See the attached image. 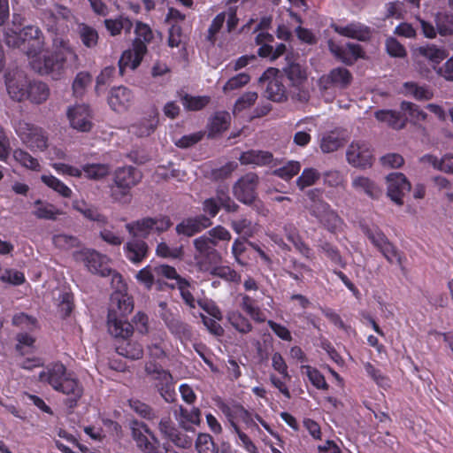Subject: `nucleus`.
<instances>
[{"instance_id":"nucleus-56","label":"nucleus","mask_w":453,"mask_h":453,"mask_svg":"<svg viewBox=\"0 0 453 453\" xmlns=\"http://www.w3.org/2000/svg\"><path fill=\"white\" fill-rule=\"evenodd\" d=\"M319 173L314 168H306L296 180V185L300 189H304L315 184L319 179Z\"/></svg>"},{"instance_id":"nucleus-61","label":"nucleus","mask_w":453,"mask_h":453,"mask_svg":"<svg viewBox=\"0 0 453 453\" xmlns=\"http://www.w3.org/2000/svg\"><path fill=\"white\" fill-rule=\"evenodd\" d=\"M206 234L215 247L220 242H228L231 240L230 232L222 226L211 228Z\"/></svg>"},{"instance_id":"nucleus-24","label":"nucleus","mask_w":453,"mask_h":453,"mask_svg":"<svg viewBox=\"0 0 453 453\" xmlns=\"http://www.w3.org/2000/svg\"><path fill=\"white\" fill-rule=\"evenodd\" d=\"M157 125L158 112L156 109H151L147 116L130 126L129 133L137 137H146L154 133Z\"/></svg>"},{"instance_id":"nucleus-33","label":"nucleus","mask_w":453,"mask_h":453,"mask_svg":"<svg viewBox=\"0 0 453 453\" xmlns=\"http://www.w3.org/2000/svg\"><path fill=\"white\" fill-rule=\"evenodd\" d=\"M351 81L350 73L342 67L333 69L327 76H323L320 79V83L326 88L331 83L341 88H344L349 84Z\"/></svg>"},{"instance_id":"nucleus-36","label":"nucleus","mask_w":453,"mask_h":453,"mask_svg":"<svg viewBox=\"0 0 453 453\" xmlns=\"http://www.w3.org/2000/svg\"><path fill=\"white\" fill-rule=\"evenodd\" d=\"M194 246L196 248V250L197 254L196 255V257L203 259V258H215L218 257V252L215 250V246L211 242V241L209 239L207 234H203L196 239L194 240Z\"/></svg>"},{"instance_id":"nucleus-60","label":"nucleus","mask_w":453,"mask_h":453,"mask_svg":"<svg viewBox=\"0 0 453 453\" xmlns=\"http://www.w3.org/2000/svg\"><path fill=\"white\" fill-rule=\"evenodd\" d=\"M250 81V77L249 74L245 73H239L232 78H230L226 84L223 86V92L227 94L233 90L242 88L246 84H248Z\"/></svg>"},{"instance_id":"nucleus-39","label":"nucleus","mask_w":453,"mask_h":453,"mask_svg":"<svg viewBox=\"0 0 453 453\" xmlns=\"http://www.w3.org/2000/svg\"><path fill=\"white\" fill-rule=\"evenodd\" d=\"M155 273L157 275V283L161 286L164 280H173L169 284L172 288L176 287L182 279L176 272L175 268L167 265H160L155 266Z\"/></svg>"},{"instance_id":"nucleus-42","label":"nucleus","mask_w":453,"mask_h":453,"mask_svg":"<svg viewBox=\"0 0 453 453\" xmlns=\"http://www.w3.org/2000/svg\"><path fill=\"white\" fill-rule=\"evenodd\" d=\"M41 180L50 188L65 198H69L73 195L72 189L67 187L62 180L51 174H43Z\"/></svg>"},{"instance_id":"nucleus-35","label":"nucleus","mask_w":453,"mask_h":453,"mask_svg":"<svg viewBox=\"0 0 453 453\" xmlns=\"http://www.w3.org/2000/svg\"><path fill=\"white\" fill-rule=\"evenodd\" d=\"M315 122L312 119H304L296 123V127L300 128L294 135V142L301 147L309 144L311 140V132L315 127Z\"/></svg>"},{"instance_id":"nucleus-47","label":"nucleus","mask_w":453,"mask_h":453,"mask_svg":"<svg viewBox=\"0 0 453 453\" xmlns=\"http://www.w3.org/2000/svg\"><path fill=\"white\" fill-rule=\"evenodd\" d=\"M110 166L106 164H87L82 166L85 176L91 180H101L110 173Z\"/></svg>"},{"instance_id":"nucleus-2","label":"nucleus","mask_w":453,"mask_h":453,"mask_svg":"<svg viewBox=\"0 0 453 453\" xmlns=\"http://www.w3.org/2000/svg\"><path fill=\"white\" fill-rule=\"evenodd\" d=\"M307 196L311 202L307 205L311 215L318 219L328 231L335 233L341 230L343 225L342 219L327 203L322 200V191L319 188L311 189L308 191Z\"/></svg>"},{"instance_id":"nucleus-3","label":"nucleus","mask_w":453,"mask_h":453,"mask_svg":"<svg viewBox=\"0 0 453 453\" xmlns=\"http://www.w3.org/2000/svg\"><path fill=\"white\" fill-rule=\"evenodd\" d=\"M142 180L141 172L133 167H121L115 171L113 183L110 187L111 196L114 201L127 203L132 188Z\"/></svg>"},{"instance_id":"nucleus-52","label":"nucleus","mask_w":453,"mask_h":453,"mask_svg":"<svg viewBox=\"0 0 453 453\" xmlns=\"http://www.w3.org/2000/svg\"><path fill=\"white\" fill-rule=\"evenodd\" d=\"M54 246L59 250H68L78 247L80 242L77 237L65 234H58L52 237Z\"/></svg>"},{"instance_id":"nucleus-27","label":"nucleus","mask_w":453,"mask_h":453,"mask_svg":"<svg viewBox=\"0 0 453 453\" xmlns=\"http://www.w3.org/2000/svg\"><path fill=\"white\" fill-rule=\"evenodd\" d=\"M351 186L357 193H364L372 199H377L381 195V190L377 184L364 175H352Z\"/></svg>"},{"instance_id":"nucleus-21","label":"nucleus","mask_w":453,"mask_h":453,"mask_svg":"<svg viewBox=\"0 0 453 453\" xmlns=\"http://www.w3.org/2000/svg\"><path fill=\"white\" fill-rule=\"evenodd\" d=\"M328 46L330 51L347 65H352L357 59L364 58L361 47L356 43H348L345 46H341L330 41Z\"/></svg>"},{"instance_id":"nucleus-10","label":"nucleus","mask_w":453,"mask_h":453,"mask_svg":"<svg viewBox=\"0 0 453 453\" xmlns=\"http://www.w3.org/2000/svg\"><path fill=\"white\" fill-rule=\"evenodd\" d=\"M371 146L365 141H353L347 148V162L356 168L366 169L372 165Z\"/></svg>"},{"instance_id":"nucleus-55","label":"nucleus","mask_w":453,"mask_h":453,"mask_svg":"<svg viewBox=\"0 0 453 453\" xmlns=\"http://www.w3.org/2000/svg\"><path fill=\"white\" fill-rule=\"evenodd\" d=\"M229 323L240 333L246 334L252 328L249 320L238 311H231L227 315Z\"/></svg>"},{"instance_id":"nucleus-50","label":"nucleus","mask_w":453,"mask_h":453,"mask_svg":"<svg viewBox=\"0 0 453 453\" xmlns=\"http://www.w3.org/2000/svg\"><path fill=\"white\" fill-rule=\"evenodd\" d=\"M230 124V115L226 111L217 112L210 123V134L221 133L227 129Z\"/></svg>"},{"instance_id":"nucleus-1","label":"nucleus","mask_w":453,"mask_h":453,"mask_svg":"<svg viewBox=\"0 0 453 453\" xmlns=\"http://www.w3.org/2000/svg\"><path fill=\"white\" fill-rule=\"evenodd\" d=\"M52 49L51 56L42 51L38 58L31 61V66L35 71L48 74L55 71L58 72L65 65H73L77 63L78 57L67 40L56 37L53 40Z\"/></svg>"},{"instance_id":"nucleus-8","label":"nucleus","mask_w":453,"mask_h":453,"mask_svg":"<svg viewBox=\"0 0 453 453\" xmlns=\"http://www.w3.org/2000/svg\"><path fill=\"white\" fill-rule=\"evenodd\" d=\"M170 226L171 221L167 217L144 218L126 225L131 235L142 238L148 237L152 233H163Z\"/></svg>"},{"instance_id":"nucleus-58","label":"nucleus","mask_w":453,"mask_h":453,"mask_svg":"<svg viewBox=\"0 0 453 453\" xmlns=\"http://www.w3.org/2000/svg\"><path fill=\"white\" fill-rule=\"evenodd\" d=\"M241 306L254 320L258 322L265 320L264 313L254 304V301L251 297L243 296Z\"/></svg>"},{"instance_id":"nucleus-28","label":"nucleus","mask_w":453,"mask_h":453,"mask_svg":"<svg viewBox=\"0 0 453 453\" xmlns=\"http://www.w3.org/2000/svg\"><path fill=\"white\" fill-rule=\"evenodd\" d=\"M162 319L165 321L168 329L180 338H189L191 331L189 326L184 323L178 313L173 311L164 312Z\"/></svg>"},{"instance_id":"nucleus-30","label":"nucleus","mask_w":453,"mask_h":453,"mask_svg":"<svg viewBox=\"0 0 453 453\" xmlns=\"http://www.w3.org/2000/svg\"><path fill=\"white\" fill-rule=\"evenodd\" d=\"M332 28L339 35L359 41H365L370 37V30L360 23H351L347 26L332 25Z\"/></svg>"},{"instance_id":"nucleus-18","label":"nucleus","mask_w":453,"mask_h":453,"mask_svg":"<svg viewBox=\"0 0 453 453\" xmlns=\"http://www.w3.org/2000/svg\"><path fill=\"white\" fill-rule=\"evenodd\" d=\"M132 437L134 440L137 448L142 453H159L157 441L152 436L154 442L150 441L146 434L150 432L146 425L142 423L134 422L131 427Z\"/></svg>"},{"instance_id":"nucleus-20","label":"nucleus","mask_w":453,"mask_h":453,"mask_svg":"<svg viewBox=\"0 0 453 453\" xmlns=\"http://www.w3.org/2000/svg\"><path fill=\"white\" fill-rule=\"evenodd\" d=\"M57 391L67 396V404L72 408L82 396L84 388L78 379L72 372H68Z\"/></svg>"},{"instance_id":"nucleus-13","label":"nucleus","mask_w":453,"mask_h":453,"mask_svg":"<svg viewBox=\"0 0 453 453\" xmlns=\"http://www.w3.org/2000/svg\"><path fill=\"white\" fill-rule=\"evenodd\" d=\"M67 118L71 127L79 132H88L93 127V115L88 105L79 104L69 107Z\"/></svg>"},{"instance_id":"nucleus-51","label":"nucleus","mask_w":453,"mask_h":453,"mask_svg":"<svg viewBox=\"0 0 453 453\" xmlns=\"http://www.w3.org/2000/svg\"><path fill=\"white\" fill-rule=\"evenodd\" d=\"M343 143V140L339 135L334 133H330L322 137L320 148L324 153H330L337 150Z\"/></svg>"},{"instance_id":"nucleus-29","label":"nucleus","mask_w":453,"mask_h":453,"mask_svg":"<svg viewBox=\"0 0 453 453\" xmlns=\"http://www.w3.org/2000/svg\"><path fill=\"white\" fill-rule=\"evenodd\" d=\"M148 244L138 239L128 241L124 246L126 257L134 264L141 263L148 255Z\"/></svg>"},{"instance_id":"nucleus-14","label":"nucleus","mask_w":453,"mask_h":453,"mask_svg":"<svg viewBox=\"0 0 453 453\" xmlns=\"http://www.w3.org/2000/svg\"><path fill=\"white\" fill-rule=\"evenodd\" d=\"M387 195L397 205L403 203V197L411 189V184L401 173H392L387 176Z\"/></svg>"},{"instance_id":"nucleus-53","label":"nucleus","mask_w":453,"mask_h":453,"mask_svg":"<svg viewBox=\"0 0 453 453\" xmlns=\"http://www.w3.org/2000/svg\"><path fill=\"white\" fill-rule=\"evenodd\" d=\"M301 372L305 374L311 383L319 389L326 388L327 384L324 376L316 369L310 365H302Z\"/></svg>"},{"instance_id":"nucleus-46","label":"nucleus","mask_w":453,"mask_h":453,"mask_svg":"<svg viewBox=\"0 0 453 453\" xmlns=\"http://www.w3.org/2000/svg\"><path fill=\"white\" fill-rule=\"evenodd\" d=\"M403 93L405 96H412L418 100H429L433 97V93L429 89L426 87L418 86L415 82H405Z\"/></svg>"},{"instance_id":"nucleus-62","label":"nucleus","mask_w":453,"mask_h":453,"mask_svg":"<svg viewBox=\"0 0 453 453\" xmlns=\"http://www.w3.org/2000/svg\"><path fill=\"white\" fill-rule=\"evenodd\" d=\"M196 449L198 453H218V448L212 438L206 434H200L196 441Z\"/></svg>"},{"instance_id":"nucleus-12","label":"nucleus","mask_w":453,"mask_h":453,"mask_svg":"<svg viewBox=\"0 0 453 453\" xmlns=\"http://www.w3.org/2000/svg\"><path fill=\"white\" fill-rule=\"evenodd\" d=\"M282 81V76L274 68L267 69L261 76L260 81H267L265 94L270 100L282 102L287 98V89Z\"/></svg>"},{"instance_id":"nucleus-44","label":"nucleus","mask_w":453,"mask_h":453,"mask_svg":"<svg viewBox=\"0 0 453 453\" xmlns=\"http://www.w3.org/2000/svg\"><path fill=\"white\" fill-rule=\"evenodd\" d=\"M117 352L130 359H139L143 356V349L136 342H123L117 347Z\"/></svg>"},{"instance_id":"nucleus-23","label":"nucleus","mask_w":453,"mask_h":453,"mask_svg":"<svg viewBox=\"0 0 453 453\" xmlns=\"http://www.w3.org/2000/svg\"><path fill=\"white\" fill-rule=\"evenodd\" d=\"M146 51L147 47L144 43L134 42L133 49L124 51L119 61L120 73L123 74L127 68L135 69L140 65Z\"/></svg>"},{"instance_id":"nucleus-64","label":"nucleus","mask_w":453,"mask_h":453,"mask_svg":"<svg viewBox=\"0 0 453 453\" xmlns=\"http://www.w3.org/2000/svg\"><path fill=\"white\" fill-rule=\"evenodd\" d=\"M435 21L437 31L441 35H453V15H439Z\"/></svg>"},{"instance_id":"nucleus-22","label":"nucleus","mask_w":453,"mask_h":453,"mask_svg":"<svg viewBox=\"0 0 453 453\" xmlns=\"http://www.w3.org/2000/svg\"><path fill=\"white\" fill-rule=\"evenodd\" d=\"M133 101V93L124 86L111 88L108 97V104L110 107L118 112L127 111L132 105Z\"/></svg>"},{"instance_id":"nucleus-9","label":"nucleus","mask_w":453,"mask_h":453,"mask_svg":"<svg viewBox=\"0 0 453 453\" xmlns=\"http://www.w3.org/2000/svg\"><path fill=\"white\" fill-rule=\"evenodd\" d=\"M145 371L152 380L157 381L156 388H157L160 395L166 402H172L175 392L173 388V380L171 373L153 363H147Z\"/></svg>"},{"instance_id":"nucleus-15","label":"nucleus","mask_w":453,"mask_h":453,"mask_svg":"<svg viewBox=\"0 0 453 453\" xmlns=\"http://www.w3.org/2000/svg\"><path fill=\"white\" fill-rule=\"evenodd\" d=\"M368 238L391 264H400L401 257L395 246L390 243L385 234L378 228L368 229Z\"/></svg>"},{"instance_id":"nucleus-6","label":"nucleus","mask_w":453,"mask_h":453,"mask_svg":"<svg viewBox=\"0 0 453 453\" xmlns=\"http://www.w3.org/2000/svg\"><path fill=\"white\" fill-rule=\"evenodd\" d=\"M283 70L290 82L294 96L300 101H307L310 96V84L306 68L299 63L292 62Z\"/></svg>"},{"instance_id":"nucleus-34","label":"nucleus","mask_w":453,"mask_h":453,"mask_svg":"<svg viewBox=\"0 0 453 453\" xmlns=\"http://www.w3.org/2000/svg\"><path fill=\"white\" fill-rule=\"evenodd\" d=\"M242 165H266L273 161V155L268 151L263 150H248L243 152L240 157Z\"/></svg>"},{"instance_id":"nucleus-19","label":"nucleus","mask_w":453,"mask_h":453,"mask_svg":"<svg viewBox=\"0 0 453 453\" xmlns=\"http://www.w3.org/2000/svg\"><path fill=\"white\" fill-rule=\"evenodd\" d=\"M65 366L61 363H53L44 367L38 375L39 381L50 385L57 391L67 375Z\"/></svg>"},{"instance_id":"nucleus-37","label":"nucleus","mask_w":453,"mask_h":453,"mask_svg":"<svg viewBox=\"0 0 453 453\" xmlns=\"http://www.w3.org/2000/svg\"><path fill=\"white\" fill-rule=\"evenodd\" d=\"M180 414L176 415V419L180 427H182L186 431H193L192 425H199L200 424V416L201 412L199 409L194 408L190 411L182 408L181 406L179 409Z\"/></svg>"},{"instance_id":"nucleus-57","label":"nucleus","mask_w":453,"mask_h":453,"mask_svg":"<svg viewBox=\"0 0 453 453\" xmlns=\"http://www.w3.org/2000/svg\"><path fill=\"white\" fill-rule=\"evenodd\" d=\"M257 94L253 91H249L241 96L235 102L233 109V113L237 114L242 111L250 108L257 101Z\"/></svg>"},{"instance_id":"nucleus-45","label":"nucleus","mask_w":453,"mask_h":453,"mask_svg":"<svg viewBox=\"0 0 453 453\" xmlns=\"http://www.w3.org/2000/svg\"><path fill=\"white\" fill-rule=\"evenodd\" d=\"M375 118L381 122L387 123L395 129H401L405 123L400 119L399 114L390 110H381L375 112Z\"/></svg>"},{"instance_id":"nucleus-49","label":"nucleus","mask_w":453,"mask_h":453,"mask_svg":"<svg viewBox=\"0 0 453 453\" xmlns=\"http://www.w3.org/2000/svg\"><path fill=\"white\" fill-rule=\"evenodd\" d=\"M301 170L299 161L291 160L284 165L275 169L273 173L284 180H289L296 176Z\"/></svg>"},{"instance_id":"nucleus-31","label":"nucleus","mask_w":453,"mask_h":453,"mask_svg":"<svg viewBox=\"0 0 453 453\" xmlns=\"http://www.w3.org/2000/svg\"><path fill=\"white\" fill-rule=\"evenodd\" d=\"M134 309L131 297L122 291H116L111 296L110 310L117 311L118 317H127Z\"/></svg>"},{"instance_id":"nucleus-32","label":"nucleus","mask_w":453,"mask_h":453,"mask_svg":"<svg viewBox=\"0 0 453 453\" xmlns=\"http://www.w3.org/2000/svg\"><path fill=\"white\" fill-rule=\"evenodd\" d=\"M32 213L39 219L55 220L62 211L54 204L38 199L33 203Z\"/></svg>"},{"instance_id":"nucleus-4","label":"nucleus","mask_w":453,"mask_h":453,"mask_svg":"<svg viewBox=\"0 0 453 453\" xmlns=\"http://www.w3.org/2000/svg\"><path fill=\"white\" fill-rule=\"evenodd\" d=\"M73 258L75 261L82 263L94 274H98L102 277L112 274L113 280L120 281L121 280V276L111 270L109 257L95 250L82 249L75 251Z\"/></svg>"},{"instance_id":"nucleus-25","label":"nucleus","mask_w":453,"mask_h":453,"mask_svg":"<svg viewBox=\"0 0 453 453\" xmlns=\"http://www.w3.org/2000/svg\"><path fill=\"white\" fill-rule=\"evenodd\" d=\"M126 317H118L117 311L110 310L108 314V330L114 337L127 338L133 333V326L126 320Z\"/></svg>"},{"instance_id":"nucleus-54","label":"nucleus","mask_w":453,"mask_h":453,"mask_svg":"<svg viewBox=\"0 0 453 453\" xmlns=\"http://www.w3.org/2000/svg\"><path fill=\"white\" fill-rule=\"evenodd\" d=\"M135 279L143 284L147 289H151L154 283H157L155 266L147 265L137 272Z\"/></svg>"},{"instance_id":"nucleus-41","label":"nucleus","mask_w":453,"mask_h":453,"mask_svg":"<svg viewBox=\"0 0 453 453\" xmlns=\"http://www.w3.org/2000/svg\"><path fill=\"white\" fill-rule=\"evenodd\" d=\"M49 94V88L45 83L41 81H29L26 98L33 103L41 104L48 98Z\"/></svg>"},{"instance_id":"nucleus-40","label":"nucleus","mask_w":453,"mask_h":453,"mask_svg":"<svg viewBox=\"0 0 453 453\" xmlns=\"http://www.w3.org/2000/svg\"><path fill=\"white\" fill-rule=\"evenodd\" d=\"M77 33L85 47L94 48L97 45L99 35L96 28L85 23H80L77 26Z\"/></svg>"},{"instance_id":"nucleus-59","label":"nucleus","mask_w":453,"mask_h":453,"mask_svg":"<svg viewBox=\"0 0 453 453\" xmlns=\"http://www.w3.org/2000/svg\"><path fill=\"white\" fill-rule=\"evenodd\" d=\"M401 110L413 122L423 121L426 119V113L424 111H422L418 105L412 103L403 102L401 104Z\"/></svg>"},{"instance_id":"nucleus-38","label":"nucleus","mask_w":453,"mask_h":453,"mask_svg":"<svg viewBox=\"0 0 453 453\" xmlns=\"http://www.w3.org/2000/svg\"><path fill=\"white\" fill-rule=\"evenodd\" d=\"M104 25L107 31L112 36L120 35L122 30L129 34L133 28V23L130 19L124 16H119L117 19H107L104 20Z\"/></svg>"},{"instance_id":"nucleus-63","label":"nucleus","mask_w":453,"mask_h":453,"mask_svg":"<svg viewBox=\"0 0 453 453\" xmlns=\"http://www.w3.org/2000/svg\"><path fill=\"white\" fill-rule=\"evenodd\" d=\"M210 102L207 96H185L182 98L183 106L189 111H198L206 106Z\"/></svg>"},{"instance_id":"nucleus-48","label":"nucleus","mask_w":453,"mask_h":453,"mask_svg":"<svg viewBox=\"0 0 453 453\" xmlns=\"http://www.w3.org/2000/svg\"><path fill=\"white\" fill-rule=\"evenodd\" d=\"M231 226L237 234H242L244 240L253 236L257 230V224L247 219L234 220Z\"/></svg>"},{"instance_id":"nucleus-7","label":"nucleus","mask_w":453,"mask_h":453,"mask_svg":"<svg viewBox=\"0 0 453 453\" xmlns=\"http://www.w3.org/2000/svg\"><path fill=\"white\" fill-rule=\"evenodd\" d=\"M414 65L416 70L423 76L430 73V69L425 65L423 59H426L435 69L436 66L448 57L447 51L435 44L419 46L413 51Z\"/></svg>"},{"instance_id":"nucleus-26","label":"nucleus","mask_w":453,"mask_h":453,"mask_svg":"<svg viewBox=\"0 0 453 453\" xmlns=\"http://www.w3.org/2000/svg\"><path fill=\"white\" fill-rule=\"evenodd\" d=\"M211 219L206 216H197L195 218H189L176 226V231L179 234H184L187 236H192L196 233L211 226Z\"/></svg>"},{"instance_id":"nucleus-5","label":"nucleus","mask_w":453,"mask_h":453,"mask_svg":"<svg viewBox=\"0 0 453 453\" xmlns=\"http://www.w3.org/2000/svg\"><path fill=\"white\" fill-rule=\"evenodd\" d=\"M15 132L22 142L32 151H44L49 148V137L41 127L19 120L15 124Z\"/></svg>"},{"instance_id":"nucleus-11","label":"nucleus","mask_w":453,"mask_h":453,"mask_svg":"<svg viewBox=\"0 0 453 453\" xmlns=\"http://www.w3.org/2000/svg\"><path fill=\"white\" fill-rule=\"evenodd\" d=\"M21 36L23 41L22 51H24L28 58L30 62L38 58L44 47V39L42 31L35 26H27L21 29Z\"/></svg>"},{"instance_id":"nucleus-17","label":"nucleus","mask_w":453,"mask_h":453,"mask_svg":"<svg viewBox=\"0 0 453 453\" xmlns=\"http://www.w3.org/2000/svg\"><path fill=\"white\" fill-rule=\"evenodd\" d=\"M29 81L21 71L9 73L6 75V87L10 96L17 101L26 99Z\"/></svg>"},{"instance_id":"nucleus-16","label":"nucleus","mask_w":453,"mask_h":453,"mask_svg":"<svg viewBox=\"0 0 453 453\" xmlns=\"http://www.w3.org/2000/svg\"><path fill=\"white\" fill-rule=\"evenodd\" d=\"M258 177L250 173L242 177L234 186V195L242 203H251L256 198Z\"/></svg>"},{"instance_id":"nucleus-43","label":"nucleus","mask_w":453,"mask_h":453,"mask_svg":"<svg viewBox=\"0 0 453 453\" xmlns=\"http://www.w3.org/2000/svg\"><path fill=\"white\" fill-rule=\"evenodd\" d=\"M12 157L14 160L23 167L33 171H40L41 169L38 160L22 149L14 150Z\"/></svg>"}]
</instances>
